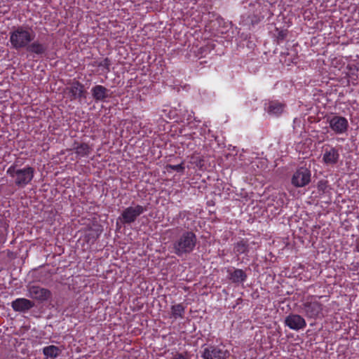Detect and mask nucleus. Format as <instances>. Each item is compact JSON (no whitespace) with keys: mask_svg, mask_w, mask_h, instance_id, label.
<instances>
[{"mask_svg":"<svg viewBox=\"0 0 359 359\" xmlns=\"http://www.w3.org/2000/svg\"><path fill=\"white\" fill-rule=\"evenodd\" d=\"M11 48L20 50L27 47L34 41L36 34L29 25H18L12 27L9 33Z\"/></svg>","mask_w":359,"mask_h":359,"instance_id":"f257e3e1","label":"nucleus"},{"mask_svg":"<svg viewBox=\"0 0 359 359\" xmlns=\"http://www.w3.org/2000/svg\"><path fill=\"white\" fill-rule=\"evenodd\" d=\"M197 243L196 234L191 231H183L172 242V252L178 257L191 253Z\"/></svg>","mask_w":359,"mask_h":359,"instance_id":"f03ea898","label":"nucleus"},{"mask_svg":"<svg viewBox=\"0 0 359 359\" xmlns=\"http://www.w3.org/2000/svg\"><path fill=\"white\" fill-rule=\"evenodd\" d=\"M323 296L309 295L301 304L302 312L307 318L321 319L325 316V306L318 299Z\"/></svg>","mask_w":359,"mask_h":359,"instance_id":"7ed1b4c3","label":"nucleus"},{"mask_svg":"<svg viewBox=\"0 0 359 359\" xmlns=\"http://www.w3.org/2000/svg\"><path fill=\"white\" fill-rule=\"evenodd\" d=\"M6 173L14 179V183L17 187L23 188L33 180L34 168L27 166L22 169H18L16 165H12L8 168Z\"/></svg>","mask_w":359,"mask_h":359,"instance_id":"20e7f679","label":"nucleus"},{"mask_svg":"<svg viewBox=\"0 0 359 359\" xmlns=\"http://www.w3.org/2000/svg\"><path fill=\"white\" fill-rule=\"evenodd\" d=\"M311 170L306 167H300L294 172L292 179V184L297 187H304L308 185L311 182Z\"/></svg>","mask_w":359,"mask_h":359,"instance_id":"39448f33","label":"nucleus"},{"mask_svg":"<svg viewBox=\"0 0 359 359\" xmlns=\"http://www.w3.org/2000/svg\"><path fill=\"white\" fill-rule=\"evenodd\" d=\"M69 86L65 88V93L68 95L70 100L86 98V91L83 84L74 79L69 83Z\"/></svg>","mask_w":359,"mask_h":359,"instance_id":"423d86ee","label":"nucleus"},{"mask_svg":"<svg viewBox=\"0 0 359 359\" xmlns=\"http://www.w3.org/2000/svg\"><path fill=\"white\" fill-rule=\"evenodd\" d=\"M146 207L140 205H137L135 207H128L126 208L121 213V217L119 218L122 219L123 224H131L134 222L136 219L144 212L147 211Z\"/></svg>","mask_w":359,"mask_h":359,"instance_id":"0eeeda50","label":"nucleus"},{"mask_svg":"<svg viewBox=\"0 0 359 359\" xmlns=\"http://www.w3.org/2000/svg\"><path fill=\"white\" fill-rule=\"evenodd\" d=\"M28 297L36 301L43 302L52 297V292L39 285L28 286Z\"/></svg>","mask_w":359,"mask_h":359,"instance_id":"6e6552de","label":"nucleus"},{"mask_svg":"<svg viewBox=\"0 0 359 359\" xmlns=\"http://www.w3.org/2000/svg\"><path fill=\"white\" fill-rule=\"evenodd\" d=\"M229 356V353L227 351L215 346L205 347L202 353L203 359H227Z\"/></svg>","mask_w":359,"mask_h":359,"instance_id":"1a4fd4ad","label":"nucleus"},{"mask_svg":"<svg viewBox=\"0 0 359 359\" xmlns=\"http://www.w3.org/2000/svg\"><path fill=\"white\" fill-rule=\"evenodd\" d=\"M328 122L330 128L337 134L344 133L348 127L347 119L343 116H334Z\"/></svg>","mask_w":359,"mask_h":359,"instance_id":"9d476101","label":"nucleus"},{"mask_svg":"<svg viewBox=\"0 0 359 359\" xmlns=\"http://www.w3.org/2000/svg\"><path fill=\"white\" fill-rule=\"evenodd\" d=\"M339 159V149L327 145L323 149V162L327 165H334L337 164Z\"/></svg>","mask_w":359,"mask_h":359,"instance_id":"9b49d317","label":"nucleus"},{"mask_svg":"<svg viewBox=\"0 0 359 359\" xmlns=\"http://www.w3.org/2000/svg\"><path fill=\"white\" fill-rule=\"evenodd\" d=\"M285 324L294 330H299L306 326V320L302 316L293 313H290L285 318Z\"/></svg>","mask_w":359,"mask_h":359,"instance_id":"f8f14e48","label":"nucleus"},{"mask_svg":"<svg viewBox=\"0 0 359 359\" xmlns=\"http://www.w3.org/2000/svg\"><path fill=\"white\" fill-rule=\"evenodd\" d=\"M92 96L96 102H105L107 98L111 97L110 90L102 85H96L91 89Z\"/></svg>","mask_w":359,"mask_h":359,"instance_id":"ddd939ff","label":"nucleus"},{"mask_svg":"<svg viewBox=\"0 0 359 359\" xmlns=\"http://www.w3.org/2000/svg\"><path fill=\"white\" fill-rule=\"evenodd\" d=\"M34 306L35 304L34 302L25 298H18L11 303L13 309L18 312L28 311Z\"/></svg>","mask_w":359,"mask_h":359,"instance_id":"4468645a","label":"nucleus"},{"mask_svg":"<svg viewBox=\"0 0 359 359\" xmlns=\"http://www.w3.org/2000/svg\"><path fill=\"white\" fill-rule=\"evenodd\" d=\"M48 48V44L41 43L38 40H34L27 46L26 50L31 53L42 56L47 52Z\"/></svg>","mask_w":359,"mask_h":359,"instance_id":"2eb2a0df","label":"nucleus"},{"mask_svg":"<svg viewBox=\"0 0 359 359\" xmlns=\"http://www.w3.org/2000/svg\"><path fill=\"white\" fill-rule=\"evenodd\" d=\"M229 273V280L233 283H240L246 280L247 274L243 270L240 269H235L233 270L229 269L227 271Z\"/></svg>","mask_w":359,"mask_h":359,"instance_id":"dca6fc26","label":"nucleus"},{"mask_svg":"<svg viewBox=\"0 0 359 359\" xmlns=\"http://www.w3.org/2000/svg\"><path fill=\"white\" fill-rule=\"evenodd\" d=\"M250 251V245L247 239H241L233 245V252L238 257L240 255H248Z\"/></svg>","mask_w":359,"mask_h":359,"instance_id":"f3484780","label":"nucleus"},{"mask_svg":"<svg viewBox=\"0 0 359 359\" xmlns=\"http://www.w3.org/2000/svg\"><path fill=\"white\" fill-rule=\"evenodd\" d=\"M73 149L79 157L87 156L92 152V148L86 143L79 144L75 142Z\"/></svg>","mask_w":359,"mask_h":359,"instance_id":"a211bd4d","label":"nucleus"},{"mask_svg":"<svg viewBox=\"0 0 359 359\" xmlns=\"http://www.w3.org/2000/svg\"><path fill=\"white\" fill-rule=\"evenodd\" d=\"M284 107V104L278 101H271L266 111L269 114L279 116L283 113Z\"/></svg>","mask_w":359,"mask_h":359,"instance_id":"6ab92c4d","label":"nucleus"},{"mask_svg":"<svg viewBox=\"0 0 359 359\" xmlns=\"http://www.w3.org/2000/svg\"><path fill=\"white\" fill-rule=\"evenodd\" d=\"M43 353L46 356L54 359L61 354L62 350L56 346L50 345L43 348Z\"/></svg>","mask_w":359,"mask_h":359,"instance_id":"aec40b11","label":"nucleus"},{"mask_svg":"<svg viewBox=\"0 0 359 359\" xmlns=\"http://www.w3.org/2000/svg\"><path fill=\"white\" fill-rule=\"evenodd\" d=\"M184 306L182 304L173 305L171 307V316L175 319L178 318H182L184 317Z\"/></svg>","mask_w":359,"mask_h":359,"instance_id":"412c9836","label":"nucleus"},{"mask_svg":"<svg viewBox=\"0 0 359 359\" xmlns=\"http://www.w3.org/2000/svg\"><path fill=\"white\" fill-rule=\"evenodd\" d=\"M166 169L168 171H170V170H172L177 171L178 172H184L185 168L184 166V163L182 162V163L175 165L168 164L166 165Z\"/></svg>","mask_w":359,"mask_h":359,"instance_id":"4be33fe9","label":"nucleus"},{"mask_svg":"<svg viewBox=\"0 0 359 359\" xmlns=\"http://www.w3.org/2000/svg\"><path fill=\"white\" fill-rule=\"evenodd\" d=\"M319 191L326 193L328 190V182L327 180H320L317 185Z\"/></svg>","mask_w":359,"mask_h":359,"instance_id":"5701e85b","label":"nucleus"},{"mask_svg":"<svg viewBox=\"0 0 359 359\" xmlns=\"http://www.w3.org/2000/svg\"><path fill=\"white\" fill-rule=\"evenodd\" d=\"M111 65V61L109 58H105L103 61L100 62L98 64V67H104L107 72H109V66Z\"/></svg>","mask_w":359,"mask_h":359,"instance_id":"b1692460","label":"nucleus"},{"mask_svg":"<svg viewBox=\"0 0 359 359\" xmlns=\"http://www.w3.org/2000/svg\"><path fill=\"white\" fill-rule=\"evenodd\" d=\"M172 359H187L182 353H177Z\"/></svg>","mask_w":359,"mask_h":359,"instance_id":"393cba45","label":"nucleus"},{"mask_svg":"<svg viewBox=\"0 0 359 359\" xmlns=\"http://www.w3.org/2000/svg\"><path fill=\"white\" fill-rule=\"evenodd\" d=\"M285 36H286V33L284 31H280L278 33V38L279 39H284Z\"/></svg>","mask_w":359,"mask_h":359,"instance_id":"a878e982","label":"nucleus"},{"mask_svg":"<svg viewBox=\"0 0 359 359\" xmlns=\"http://www.w3.org/2000/svg\"><path fill=\"white\" fill-rule=\"evenodd\" d=\"M355 250L359 252V237L356 238L355 240Z\"/></svg>","mask_w":359,"mask_h":359,"instance_id":"bb28decb","label":"nucleus"}]
</instances>
